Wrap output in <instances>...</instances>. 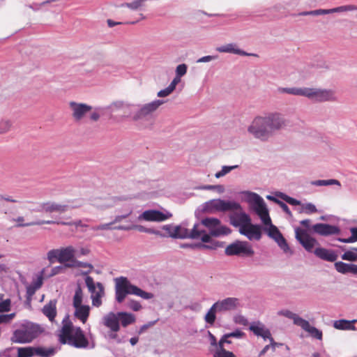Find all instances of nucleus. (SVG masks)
I'll return each mask as SVG.
<instances>
[{"mask_svg":"<svg viewBox=\"0 0 357 357\" xmlns=\"http://www.w3.org/2000/svg\"><path fill=\"white\" fill-rule=\"evenodd\" d=\"M164 102L160 100H156L151 102L147 103L142 106V107L135 112L132 116L135 121L144 119L155 112L158 107L162 105Z\"/></svg>","mask_w":357,"mask_h":357,"instance_id":"nucleus-15","label":"nucleus"},{"mask_svg":"<svg viewBox=\"0 0 357 357\" xmlns=\"http://www.w3.org/2000/svg\"><path fill=\"white\" fill-rule=\"evenodd\" d=\"M263 116L268 131H271V137L275 132L282 129L286 126L285 119L278 113H269Z\"/></svg>","mask_w":357,"mask_h":357,"instance_id":"nucleus-14","label":"nucleus"},{"mask_svg":"<svg viewBox=\"0 0 357 357\" xmlns=\"http://www.w3.org/2000/svg\"><path fill=\"white\" fill-rule=\"evenodd\" d=\"M312 185L316 186H322V185H337L339 186L341 185L339 181L336 179H328V180H317L312 181Z\"/></svg>","mask_w":357,"mask_h":357,"instance_id":"nucleus-41","label":"nucleus"},{"mask_svg":"<svg viewBox=\"0 0 357 357\" xmlns=\"http://www.w3.org/2000/svg\"><path fill=\"white\" fill-rule=\"evenodd\" d=\"M77 250L73 245L59 249H53L47 252V259L50 263L58 261L63 264H73L75 259Z\"/></svg>","mask_w":357,"mask_h":357,"instance_id":"nucleus-5","label":"nucleus"},{"mask_svg":"<svg viewBox=\"0 0 357 357\" xmlns=\"http://www.w3.org/2000/svg\"><path fill=\"white\" fill-rule=\"evenodd\" d=\"M65 268H66L65 266H57L52 268L51 273L50 274V276H54L56 275H58L59 273H61L63 272Z\"/></svg>","mask_w":357,"mask_h":357,"instance_id":"nucleus-62","label":"nucleus"},{"mask_svg":"<svg viewBox=\"0 0 357 357\" xmlns=\"http://www.w3.org/2000/svg\"><path fill=\"white\" fill-rule=\"evenodd\" d=\"M59 342L77 349H85L89 340L80 327L75 326L71 321L63 324L59 335Z\"/></svg>","mask_w":357,"mask_h":357,"instance_id":"nucleus-1","label":"nucleus"},{"mask_svg":"<svg viewBox=\"0 0 357 357\" xmlns=\"http://www.w3.org/2000/svg\"><path fill=\"white\" fill-rule=\"evenodd\" d=\"M43 276H38L36 280H34L30 285L35 288V289H38L43 285Z\"/></svg>","mask_w":357,"mask_h":357,"instance_id":"nucleus-63","label":"nucleus"},{"mask_svg":"<svg viewBox=\"0 0 357 357\" xmlns=\"http://www.w3.org/2000/svg\"><path fill=\"white\" fill-rule=\"evenodd\" d=\"M68 209V206L66 204H61L54 202H45L38 203L36 208L30 209V213L35 212H44L46 213H57L61 214L65 213Z\"/></svg>","mask_w":357,"mask_h":357,"instance_id":"nucleus-13","label":"nucleus"},{"mask_svg":"<svg viewBox=\"0 0 357 357\" xmlns=\"http://www.w3.org/2000/svg\"><path fill=\"white\" fill-rule=\"evenodd\" d=\"M296 237L307 252H312L313 248L317 243L316 239L299 228L296 229Z\"/></svg>","mask_w":357,"mask_h":357,"instance_id":"nucleus-18","label":"nucleus"},{"mask_svg":"<svg viewBox=\"0 0 357 357\" xmlns=\"http://www.w3.org/2000/svg\"><path fill=\"white\" fill-rule=\"evenodd\" d=\"M174 233L172 234L173 238H191L197 239L201 238L204 243H209L211 241L210 235H208L205 230L200 229L199 224H195L191 230L181 226L177 225L174 227Z\"/></svg>","mask_w":357,"mask_h":357,"instance_id":"nucleus-4","label":"nucleus"},{"mask_svg":"<svg viewBox=\"0 0 357 357\" xmlns=\"http://www.w3.org/2000/svg\"><path fill=\"white\" fill-rule=\"evenodd\" d=\"M13 126V122L10 119H3L0 121V135L9 132Z\"/></svg>","mask_w":357,"mask_h":357,"instance_id":"nucleus-44","label":"nucleus"},{"mask_svg":"<svg viewBox=\"0 0 357 357\" xmlns=\"http://www.w3.org/2000/svg\"><path fill=\"white\" fill-rule=\"evenodd\" d=\"M245 335V333L240 330H236L234 332L225 334V338L226 337H235V338H241Z\"/></svg>","mask_w":357,"mask_h":357,"instance_id":"nucleus-59","label":"nucleus"},{"mask_svg":"<svg viewBox=\"0 0 357 357\" xmlns=\"http://www.w3.org/2000/svg\"><path fill=\"white\" fill-rule=\"evenodd\" d=\"M234 321L236 324H239L241 326H248V319L243 315L237 314L234 317Z\"/></svg>","mask_w":357,"mask_h":357,"instance_id":"nucleus-56","label":"nucleus"},{"mask_svg":"<svg viewBox=\"0 0 357 357\" xmlns=\"http://www.w3.org/2000/svg\"><path fill=\"white\" fill-rule=\"evenodd\" d=\"M115 281V297L118 303H121L128 294L139 296L144 299L153 298V294L146 292L138 287L132 284L126 277L116 278Z\"/></svg>","mask_w":357,"mask_h":357,"instance_id":"nucleus-2","label":"nucleus"},{"mask_svg":"<svg viewBox=\"0 0 357 357\" xmlns=\"http://www.w3.org/2000/svg\"><path fill=\"white\" fill-rule=\"evenodd\" d=\"M237 167H238L237 165H235V166H224V167H222V169L220 172H218L215 174V176L216 178H220L222 176H224L225 175L228 174L230 171H231L232 169L236 168Z\"/></svg>","mask_w":357,"mask_h":357,"instance_id":"nucleus-53","label":"nucleus"},{"mask_svg":"<svg viewBox=\"0 0 357 357\" xmlns=\"http://www.w3.org/2000/svg\"><path fill=\"white\" fill-rule=\"evenodd\" d=\"M83 292L79 286L75 289V295L73 296V305L74 307L83 305L82 303Z\"/></svg>","mask_w":357,"mask_h":357,"instance_id":"nucleus-39","label":"nucleus"},{"mask_svg":"<svg viewBox=\"0 0 357 357\" xmlns=\"http://www.w3.org/2000/svg\"><path fill=\"white\" fill-rule=\"evenodd\" d=\"M335 267L337 272L345 274L351 273L357 274V265L353 264H346L342 261L335 263Z\"/></svg>","mask_w":357,"mask_h":357,"instance_id":"nucleus-30","label":"nucleus"},{"mask_svg":"<svg viewBox=\"0 0 357 357\" xmlns=\"http://www.w3.org/2000/svg\"><path fill=\"white\" fill-rule=\"evenodd\" d=\"M268 199H271L274 200L275 202H277L280 205L281 208L286 213H287L289 215H291V211L289 210V208L288 207V206L286 204H284V202H282L281 201H279V200L276 199L275 198L271 197H268Z\"/></svg>","mask_w":357,"mask_h":357,"instance_id":"nucleus-61","label":"nucleus"},{"mask_svg":"<svg viewBox=\"0 0 357 357\" xmlns=\"http://www.w3.org/2000/svg\"><path fill=\"white\" fill-rule=\"evenodd\" d=\"M43 332V329L40 325L31 322L26 323L13 332L10 340L13 343H31Z\"/></svg>","mask_w":357,"mask_h":357,"instance_id":"nucleus-3","label":"nucleus"},{"mask_svg":"<svg viewBox=\"0 0 357 357\" xmlns=\"http://www.w3.org/2000/svg\"><path fill=\"white\" fill-rule=\"evenodd\" d=\"M3 295L0 294V312H8L10 310L11 301L10 299L3 300Z\"/></svg>","mask_w":357,"mask_h":357,"instance_id":"nucleus-46","label":"nucleus"},{"mask_svg":"<svg viewBox=\"0 0 357 357\" xmlns=\"http://www.w3.org/2000/svg\"><path fill=\"white\" fill-rule=\"evenodd\" d=\"M213 357H236L231 351H227L225 348H218L213 354Z\"/></svg>","mask_w":357,"mask_h":357,"instance_id":"nucleus-47","label":"nucleus"},{"mask_svg":"<svg viewBox=\"0 0 357 357\" xmlns=\"http://www.w3.org/2000/svg\"><path fill=\"white\" fill-rule=\"evenodd\" d=\"M256 208L255 211L258 215L260 217L263 223L266 225L271 224V220L268 215V209L266 208V204L261 197L257 195L255 199Z\"/></svg>","mask_w":357,"mask_h":357,"instance_id":"nucleus-23","label":"nucleus"},{"mask_svg":"<svg viewBox=\"0 0 357 357\" xmlns=\"http://www.w3.org/2000/svg\"><path fill=\"white\" fill-rule=\"evenodd\" d=\"M201 225L207 227L209 230L210 238L211 236H220L231 233V229L227 226L222 225L220 220L215 218H206L201 220Z\"/></svg>","mask_w":357,"mask_h":357,"instance_id":"nucleus-9","label":"nucleus"},{"mask_svg":"<svg viewBox=\"0 0 357 357\" xmlns=\"http://www.w3.org/2000/svg\"><path fill=\"white\" fill-rule=\"evenodd\" d=\"M52 222V224L61 225H68V226H75L77 227H86L87 225H83L82 220H72L70 217H66L63 219H57L55 220H50Z\"/></svg>","mask_w":357,"mask_h":357,"instance_id":"nucleus-33","label":"nucleus"},{"mask_svg":"<svg viewBox=\"0 0 357 357\" xmlns=\"http://www.w3.org/2000/svg\"><path fill=\"white\" fill-rule=\"evenodd\" d=\"M248 131L255 138L261 141H266L271 137V131H268L264 116H257L252 121Z\"/></svg>","mask_w":357,"mask_h":357,"instance_id":"nucleus-8","label":"nucleus"},{"mask_svg":"<svg viewBox=\"0 0 357 357\" xmlns=\"http://www.w3.org/2000/svg\"><path fill=\"white\" fill-rule=\"evenodd\" d=\"M330 13H331V9H318L310 12H306L304 13V15H319Z\"/></svg>","mask_w":357,"mask_h":357,"instance_id":"nucleus-57","label":"nucleus"},{"mask_svg":"<svg viewBox=\"0 0 357 357\" xmlns=\"http://www.w3.org/2000/svg\"><path fill=\"white\" fill-rule=\"evenodd\" d=\"M127 306L129 309L135 312L139 311L142 309V305L139 302L135 300L129 301L127 303Z\"/></svg>","mask_w":357,"mask_h":357,"instance_id":"nucleus-54","label":"nucleus"},{"mask_svg":"<svg viewBox=\"0 0 357 357\" xmlns=\"http://www.w3.org/2000/svg\"><path fill=\"white\" fill-rule=\"evenodd\" d=\"M307 88H279L278 91L280 93H286L295 96H305L306 95Z\"/></svg>","mask_w":357,"mask_h":357,"instance_id":"nucleus-37","label":"nucleus"},{"mask_svg":"<svg viewBox=\"0 0 357 357\" xmlns=\"http://www.w3.org/2000/svg\"><path fill=\"white\" fill-rule=\"evenodd\" d=\"M300 327L305 331L307 332L312 337L319 340H322L323 335L321 331L310 326V323L307 320L304 319Z\"/></svg>","mask_w":357,"mask_h":357,"instance_id":"nucleus-31","label":"nucleus"},{"mask_svg":"<svg viewBox=\"0 0 357 357\" xmlns=\"http://www.w3.org/2000/svg\"><path fill=\"white\" fill-rule=\"evenodd\" d=\"M241 205L236 202L225 201L220 199H211L204 204V210L209 213L238 211Z\"/></svg>","mask_w":357,"mask_h":357,"instance_id":"nucleus-7","label":"nucleus"},{"mask_svg":"<svg viewBox=\"0 0 357 357\" xmlns=\"http://www.w3.org/2000/svg\"><path fill=\"white\" fill-rule=\"evenodd\" d=\"M85 283L91 294V300L93 305L99 307L102 304V297L105 294L104 287L102 283L95 284L93 278L91 276H86Z\"/></svg>","mask_w":357,"mask_h":357,"instance_id":"nucleus-10","label":"nucleus"},{"mask_svg":"<svg viewBox=\"0 0 357 357\" xmlns=\"http://www.w3.org/2000/svg\"><path fill=\"white\" fill-rule=\"evenodd\" d=\"M172 214L168 211L162 212L158 210H146L139 215V220L148 222H162L172 218Z\"/></svg>","mask_w":357,"mask_h":357,"instance_id":"nucleus-16","label":"nucleus"},{"mask_svg":"<svg viewBox=\"0 0 357 357\" xmlns=\"http://www.w3.org/2000/svg\"><path fill=\"white\" fill-rule=\"evenodd\" d=\"M112 222L111 223H107V224H102L98 226H94L92 227V229L93 231H98V230H109L112 229L113 227H112ZM114 229H127L128 228H126L123 226H119L118 227H114Z\"/></svg>","mask_w":357,"mask_h":357,"instance_id":"nucleus-48","label":"nucleus"},{"mask_svg":"<svg viewBox=\"0 0 357 357\" xmlns=\"http://www.w3.org/2000/svg\"><path fill=\"white\" fill-rule=\"evenodd\" d=\"M305 97L320 102L336 100L335 91L331 89L307 88Z\"/></svg>","mask_w":357,"mask_h":357,"instance_id":"nucleus-11","label":"nucleus"},{"mask_svg":"<svg viewBox=\"0 0 357 357\" xmlns=\"http://www.w3.org/2000/svg\"><path fill=\"white\" fill-rule=\"evenodd\" d=\"M217 50L220 52H230L238 54H245V52H242L239 50H236L232 44H228L225 46L219 47L217 48Z\"/></svg>","mask_w":357,"mask_h":357,"instance_id":"nucleus-42","label":"nucleus"},{"mask_svg":"<svg viewBox=\"0 0 357 357\" xmlns=\"http://www.w3.org/2000/svg\"><path fill=\"white\" fill-rule=\"evenodd\" d=\"M313 231L321 236L338 234L340 232L339 227L324 223H317L312 226Z\"/></svg>","mask_w":357,"mask_h":357,"instance_id":"nucleus-22","label":"nucleus"},{"mask_svg":"<svg viewBox=\"0 0 357 357\" xmlns=\"http://www.w3.org/2000/svg\"><path fill=\"white\" fill-rule=\"evenodd\" d=\"M217 311L218 309L216 307H214L213 304L205 316L204 319L206 323L210 324L211 325H213L214 324L216 319L215 312Z\"/></svg>","mask_w":357,"mask_h":357,"instance_id":"nucleus-40","label":"nucleus"},{"mask_svg":"<svg viewBox=\"0 0 357 357\" xmlns=\"http://www.w3.org/2000/svg\"><path fill=\"white\" fill-rule=\"evenodd\" d=\"M66 267L72 268V267H81V268H89L90 270L93 268V266L91 264L86 262H82L77 261L75 259L73 264H66Z\"/></svg>","mask_w":357,"mask_h":357,"instance_id":"nucleus-50","label":"nucleus"},{"mask_svg":"<svg viewBox=\"0 0 357 357\" xmlns=\"http://www.w3.org/2000/svg\"><path fill=\"white\" fill-rule=\"evenodd\" d=\"M174 91L173 89H172L169 86L163 89V90H161L158 93V97H166L167 96H169L170 93H172V92Z\"/></svg>","mask_w":357,"mask_h":357,"instance_id":"nucleus-64","label":"nucleus"},{"mask_svg":"<svg viewBox=\"0 0 357 357\" xmlns=\"http://www.w3.org/2000/svg\"><path fill=\"white\" fill-rule=\"evenodd\" d=\"M133 228H135V229H137V231H141V232H145V233H148V234H153L155 235H161L160 231L155 230V229H151V228H146L142 225H135V226H134Z\"/></svg>","mask_w":357,"mask_h":357,"instance_id":"nucleus-52","label":"nucleus"},{"mask_svg":"<svg viewBox=\"0 0 357 357\" xmlns=\"http://www.w3.org/2000/svg\"><path fill=\"white\" fill-rule=\"evenodd\" d=\"M225 254L228 256L251 257L254 255V250L248 242L236 241L225 248Z\"/></svg>","mask_w":357,"mask_h":357,"instance_id":"nucleus-12","label":"nucleus"},{"mask_svg":"<svg viewBox=\"0 0 357 357\" xmlns=\"http://www.w3.org/2000/svg\"><path fill=\"white\" fill-rule=\"evenodd\" d=\"M187 72V66L184 63L180 64L176 67V73L178 77H182Z\"/></svg>","mask_w":357,"mask_h":357,"instance_id":"nucleus-60","label":"nucleus"},{"mask_svg":"<svg viewBox=\"0 0 357 357\" xmlns=\"http://www.w3.org/2000/svg\"><path fill=\"white\" fill-rule=\"evenodd\" d=\"M69 107L72 112V117L76 122L81 121L89 112V119L92 121H98L100 117V113L96 110L91 112L92 107L87 104L71 101L69 102Z\"/></svg>","mask_w":357,"mask_h":357,"instance_id":"nucleus-6","label":"nucleus"},{"mask_svg":"<svg viewBox=\"0 0 357 357\" xmlns=\"http://www.w3.org/2000/svg\"><path fill=\"white\" fill-rule=\"evenodd\" d=\"M239 232L245 236L249 240H259L261 237L260 226L252 225L251 222L239 228Z\"/></svg>","mask_w":357,"mask_h":357,"instance_id":"nucleus-20","label":"nucleus"},{"mask_svg":"<svg viewBox=\"0 0 357 357\" xmlns=\"http://www.w3.org/2000/svg\"><path fill=\"white\" fill-rule=\"evenodd\" d=\"M249 329L257 336H261L264 340L267 339L271 335V332L268 328H266L265 326L259 323H252Z\"/></svg>","mask_w":357,"mask_h":357,"instance_id":"nucleus-27","label":"nucleus"},{"mask_svg":"<svg viewBox=\"0 0 357 357\" xmlns=\"http://www.w3.org/2000/svg\"><path fill=\"white\" fill-rule=\"evenodd\" d=\"M302 209L303 212L307 214L314 213L317 211L316 206L311 203L303 205Z\"/></svg>","mask_w":357,"mask_h":357,"instance_id":"nucleus-55","label":"nucleus"},{"mask_svg":"<svg viewBox=\"0 0 357 357\" xmlns=\"http://www.w3.org/2000/svg\"><path fill=\"white\" fill-rule=\"evenodd\" d=\"M35 356L38 357H51L55 354L54 347L45 348L42 347H34Z\"/></svg>","mask_w":357,"mask_h":357,"instance_id":"nucleus-35","label":"nucleus"},{"mask_svg":"<svg viewBox=\"0 0 357 357\" xmlns=\"http://www.w3.org/2000/svg\"><path fill=\"white\" fill-rule=\"evenodd\" d=\"M357 10V6L355 5H346L339 6L335 8L331 9V13H340V12H348V11H354Z\"/></svg>","mask_w":357,"mask_h":357,"instance_id":"nucleus-45","label":"nucleus"},{"mask_svg":"<svg viewBox=\"0 0 357 357\" xmlns=\"http://www.w3.org/2000/svg\"><path fill=\"white\" fill-rule=\"evenodd\" d=\"M33 347L17 348V357H33L35 356Z\"/></svg>","mask_w":357,"mask_h":357,"instance_id":"nucleus-38","label":"nucleus"},{"mask_svg":"<svg viewBox=\"0 0 357 357\" xmlns=\"http://www.w3.org/2000/svg\"><path fill=\"white\" fill-rule=\"evenodd\" d=\"M12 222L15 223V226L17 227H26L35 225H42L45 224L50 225L52 222L50 220H40L35 216H31V218L27 216L26 218H25L22 215L13 218Z\"/></svg>","mask_w":357,"mask_h":357,"instance_id":"nucleus-17","label":"nucleus"},{"mask_svg":"<svg viewBox=\"0 0 357 357\" xmlns=\"http://www.w3.org/2000/svg\"><path fill=\"white\" fill-rule=\"evenodd\" d=\"M283 200H284L285 202H287L288 204H291V205H294V206H298V205H300L301 204V202L296 199H294L292 197H290L287 195H282V196L280 197Z\"/></svg>","mask_w":357,"mask_h":357,"instance_id":"nucleus-58","label":"nucleus"},{"mask_svg":"<svg viewBox=\"0 0 357 357\" xmlns=\"http://www.w3.org/2000/svg\"><path fill=\"white\" fill-rule=\"evenodd\" d=\"M104 324L113 332H118L120 330L119 319L118 313L109 312L104 317Z\"/></svg>","mask_w":357,"mask_h":357,"instance_id":"nucleus-25","label":"nucleus"},{"mask_svg":"<svg viewBox=\"0 0 357 357\" xmlns=\"http://www.w3.org/2000/svg\"><path fill=\"white\" fill-rule=\"evenodd\" d=\"M231 213L229 215L230 223L234 227H239L240 228L243 225L251 222L250 218L248 215L242 211V208L238 211H230Z\"/></svg>","mask_w":357,"mask_h":357,"instance_id":"nucleus-21","label":"nucleus"},{"mask_svg":"<svg viewBox=\"0 0 357 357\" xmlns=\"http://www.w3.org/2000/svg\"><path fill=\"white\" fill-rule=\"evenodd\" d=\"M357 322V319L352 321H348L346 319H340L335 321L333 323V327L338 330H351L356 331V326L354 323Z\"/></svg>","mask_w":357,"mask_h":357,"instance_id":"nucleus-32","label":"nucleus"},{"mask_svg":"<svg viewBox=\"0 0 357 357\" xmlns=\"http://www.w3.org/2000/svg\"><path fill=\"white\" fill-rule=\"evenodd\" d=\"M238 305V299L236 298H227L214 303V307L218 312H224L236 309Z\"/></svg>","mask_w":357,"mask_h":357,"instance_id":"nucleus-24","label":"nucleus"},{"mask_svg":"<svg viewBox=\"0 0 357 357\" xmlns=\"http://www.w3.org/2000/svg\"><path fill=\"white\" fill-rule=\"evenodd\" d=\"M351 236L347 238H339L340 242L343 243H354L357 241V227H352L350 229Z\"/></svg>","mask_w":357,"mask_h":357,"instance_id":"nucleus-49","label":"nucleus"},{"mask_svg":"<svg viewBox=\"0 0 357 357\" xmlns=\"http://www.w3.org/2000/svg\"><path fill=\"white\" fill-rule=\"evenodd\" d=\"M118 317L119 321H121L123 327H126L135 321V315L130 313L123 312H118Z\"/></svg>","mask_w":357,"mask_h":357,"instance_id":"nucleus-34","label":"nucleus"},{"mask_svg":"<svg viewBox=\"0 0 357 357\" xmlns=\"http://www.w3.org/2000/svg\"><path fill=\"white\" fill-rule=\"evenodd\" d=\"M270 227L268 229V235L274 239L275 242L278 243L279 247L284 252H290L289 247L283 237L279 229L271 223L269 224Z\"/></svg>","mask_w":357,"mask_h":357,"instance_id":"nucleus-19","label":"nucleus"},{"mask_svg":"<svg viewBox=\"0 0 357 357\" xmlns=\"http://www.w3.org/2000/svg\"><path fill=\"white\" fill-rule=\"evenodd\" d=\"M75 308L74 316L82 324H85L90 314V307L86 305L79 306Z\"/></svg>","mask_w":357,"mask_h":357,"instance_id":"nucleus-28","label":"nucleus"},{"mask_svg":"<svg viewBox=\"0 0 357 357\" xmlns=\"http://www.w3.org/2000/svg\"><path fill=\"white\" fill-rule=\"evenodd\" d=\"M278 314L282 315L285 317L292 319L294 321V324L298 326H301V324H302V322L304 320V319L300 317L298 314H296L288 310H281V311L278 312Z\"/></svg>","mask_w":357,"mask_h":357,"instance_id":"nucleus-36","label":"nucleus"},{"mask_svg":"<svg viewBox=\"0 0 357 357\" xmlns=\"http://www.w3.org/2000/svg\"><path fill=\"white\" fill-rule=\"evenodd\" d=\"M314 253L319 258L330 262L335 261L337 258V255L335 252L323 248H316Z\"/></svg>","mask_w":357,"mask_h":357,"instance_id":"nucleus-26","label":"nucleus"},{"mask_svg":"<svg viewBox=\"0 0 357 357\" xmlns=\"http://www.w3.org/2000/svg\"><path fill=\"white\" fill-rule=\"evenodd\" d=\"M42 312L50 321H53L56 315V301H50L44 305Z\"/></svg>","mask_w":357,"mask_h":357,"instance_id":"nucleus-29","label":"nucleus"},{"mask_svg":"<svg viewBox=\"0 0 357 357\" xmlns=\"http://www.w3.org/2000/svg\"><path fill=\"white\" fill-rule=\"evenodd\" d=\"M343 260L356 261H357V248H353V250H349L345 252L342 255Z\"/></svg>","mask_w":357,"mask_h":357,"instance_id":"nucleus-43","label":"nucleus"},{"mask_svg":"<svg viewBox=\"0 0 357 357\" xmlns=\"http://www.w3.org/2000/svg\"><path fill=\"white\" fill-rule=\"evenodd\" d=\"M181 248H192V249H195V248H198V249H210V248H212L211 246L208 245H205V244H203V243H183L180 246Z\"/></svg>","mask_w":357,"mask_h":357,"instance_id":"nucleus-51","label":"nucleus"}]
</instances>
